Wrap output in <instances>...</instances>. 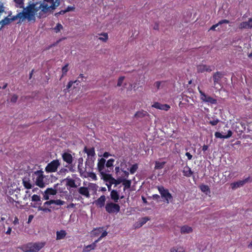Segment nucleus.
<instances>
[{
	"instance_id": "nucleus-40",
	"label": "nucleus",
	"mask_w": 252,
	"mask_h": 252,
	"mask_svg": "<svg viewBox=\"0 0 252 252\" xmlns=\"http://www.w3.org/2000/svg\"><path fill=\"white\" fill-rule=\"evenodd\" d=\"M170 252H185V250L183 247L173 248L171 249Z\"/></svg>"
},
{
	"instance_id": "nucleus-57",
	"label": "nucleus",
	"mask_w": 252,
	"mask_h": 252,
	"mask_svg": "<svg viewBox=\"0 0 252 252\" xmlns=\"http://www.w3.org/2000/svg\"><path fill=\"white\" fill-rule=\"evenodd\" d=\"M53 204V200L47 201L44 203V205H50Z\"/></svg>"
},
{
	"instance_id": "nucleus-38",
	"label": "nucleus",
	"mask_w": 252,
	"mask_h": 252,
	"mask_svg": "<svg viewBox=\"0 0 252 252\" xmlns=\"http://www.w3.org/2000/svg\"><path fill=\"white\" fill-rule=\"evenodd\" d=\"M99 35L103 36V37H99L98 38L99 40H100L101 41H102L103 42H106L107 41V40L108 39V34L107 33H105V32L101 33L99 34Z\"/></svg>"
},
{
	"instance_id": "nucleus-11",
	"label": "nucleus",
	"mask_w": 252,
	"mask_h": 252,
	"mask_svg": "<svg viewBox=\"0 0 252 252\" xmlns=\"http://www.w3.org/2000/svg\"><path fill=\"white\" fill-rule=\"evenodd\" d=\"M232 134V132L231 130H228L227 133L226 134L225 132L222 131L221 132H216L215 133V136L217 138L220 139H227L230 138Z\"/></svg>"
},
{
	"instance_id": "nucleus-33",
	"label": "nucleus",
	"mask_w": 252,
	"mask_h": 252,
	"mask_svg": "<svg viewBox=\"0 0 252 252\" xmlns=\"http://www.w3.org/2000/svg\"><path fill=\"white\" fill-rule=\"evenodd\" d=\"M88 190H92L94 192L96 191L97 189V186L95 184L89 183L88 187Z\"/></svg>"
},
{
	"instance_id": "nucleus-34",
	"label": "nucleus",
	"mask_w": 252,
	"mask_h": 252,
	"mask_svg": "<svg viewBox=\"0 0 252 252\" xmlns=\"http://www.w3.org/2000/svg\"><path fill=\"white\" fill-rule=\"evenodd\" d=\"M78 170L81 176H82L87 171L86 167L84 168L83 164H78Z\"/></svg>"
},
{
	"instance_id": "nucleus-35",
	"label": "nucleus",
	"mask_w": 252,
	"mask_h": 252,
	"mask_svg": "<svg viewBox=\"0 0 252 252\" xmlns=\"http://www.w3.org/2000/svg\"><path fill=\"white\" fill-rule=\"evenodd\" d=\"M24 0H14L16 3V6L19 8H24Z\"/></svg>"
},
{
	"instance_id": "nucleus-45",
	"label": "nucleus",
	"mask_w": 252,
	"mask_h": 252,
	"mask_svg": "<svg viewBox=\"0 0 252 252\" xmlns=\"http://www.w3.org/2000/svg\"><path fill=\"white\" fill-rule=\"evenodd\" d=\"M123 185L125 186V188H129L131 185L130 180H125L123 183Z\"/></svg>"
},
{
	"instance_id": "nucleus-47",
	"label": "nucleus",
	"mask_w": 252,
	"mask_h": 252,
	"mask_svg": "<svg viewBox=\"0 0 252 252\" xmlns=\"http://www.w3.org/2000/svg\"><path fill=\"white\" fill-rule=\"evenodd\" d=\"M161 83L162 82L160 81H157L154 83V87L156 88V91L160 89Z\"/></svg>"
},
{
	"instance_id": "nucleus-14",
	"label": "nucleus",
	"mask_w": 252,
	"mask_h": 252,
	"mask_svg": "<svg viewBox=\"0 0 252 252\" xmlns=\"http://www.w3.org/2000/svg\"><path fill=\"white\" fill-rule=\"evenodd\" d=\"M22 181L24 186L27 189H31L34 185L33 181L32 180H31L29 177L26 176L23 179Z\"/></svg>"
},
{
	"instance_id": "nucleus-60",
	"label": "nucleus",
	"mask_w": 252,
	"mask_h": 252,
	"mask_svg": "<svg viewBox=\"0 0 252 252\" xmlns=\"http://www.w3.org/2000/svg\"><path fill=\"white\" fill-rule=\"evenodd\" d=\"M186 156L188 157L189 160L191 159L192 158V155L189 153L188 152L186 153Z\"/></svg>"
},
{
	"instance_id": "nucleus-51",
	"label": "nucleus",
	"mask_w": 252,
	"mask_h": 252,
	"mask_svg": "<svg viewBox=\"0 0 252 252\" xmlns=\"http://www.w3.org/2000/svg\"><path fill=\"white\" fill-rule=\"evenodd\" d=\"M88 176L89 177H90L91 178H92L95 181L97 180V177L94 173H93V172L89 173L88 174Z\"/></svg>"
},
{
	"instance_id": "nucleus-15",
	"label": "nucleus",
	"mask_w": 252,
	"mask_h": 252,
	"mask_svg": "<svg viewBox=\"0 0 252 252\" xmlns=\"http://www.w3.org/2000/svg\"><path fill=\"white\" fill-rule=\"evenodd\" d=\"M152 107L161 110H164V111H168L170 108V106L166 104H162L159 102H155L152 105Z\"/></svg>"
},
{
	"instance_id": "nucleus-41",
	"label": "nucleus",
	"mask_w": 252,
	"mask_h": 252,
	"mask_svg": "<svg viewBox=\"0 0 252 252\" xmlns=\"http://www.w3.org/2000/svg\"><path fill=\"white\" fill-rule=\"evenodd\" d=\"M63 29V26L61 24L58 23L57 24L56 26L54 28V31H55V32L57 33V32H60L61 30H62Z\"/></svg>"
},
{
	"instance_id": "nucleus-29",
	"label": "nucleus",
	"mask_w": 252,
	"mask_h": 252,
	"mask_svg": "<svg viewBox=\"0 0 252 252\" xmlns=\"http://www.w3.org/2000/svg\"><path fill=\"white\" fill-rule=\"evenodd\" d=\"M56 234H57L56 239L58 240L63 239L66 235V233L65 231L63 230L57 231Z\"/></svg>"
},
{
	"instance_id": "nucleus-30",
	"label": "nucleus",
	"mask_w": 252,
	"mask_h": 252,
	"mask_svg": "<svg viewBox=\"0 0 252 252\" xmlns=\"http://www.w3.org/2000/svg\"><path fill=\"white\" fill-rule=\"evenodd\" d=\"M110 195L112 200H113L116 202H118L119 199V196L116 190H112L111 192Z\"/></svg>"
},
{
	"instance_id": "nucleus-6",
	"label": "nucleus",
	"mask_w": 252,
	"mask_h": 252,
	"mask_svg": "<svg viewBox=\"0 0 252 252\" xmlns=\"http://www.w3.org/2000/svg\"><path fill=\"white\" fill-rule=\"evenodd\" d=\"M105 162L106 160L103 158H101L98 160V162L97 163V169L100 173L101 177L106 173L110 172V170L108 169H106Z\"/></svg>"
},
{
	"instance_id": "nucleus-58",
	"label": "nucleus",
	"mask_w": 252,
	"mask_h": 252,
	"mask_svg": "<svg viewBox=\"0 0 252 252\" xmlns=\"http://www.w3.org/2000/svg\"><path fill=\"white\" fill-rule=\"evenodd\" d=\"M49 196H50V195L46 193V192L44 191V193L43 194L44 199L45 200H48L49 199Z\"/></svg>"
},
{
	"instance_id": "nucleus-44",
	"label": "nucleus",
	"mask_w": 252,
	"mask_h": 252,
	"mask_svg": "<svg viewBox=\"0 0 252 252\" xmlns=\"http://www.w3.org/2000/svg\"><path fill=\"white\" fill-rule=\"evenodd\" d=\"M32 201L34 202H38L40 201V197L36 194H34L32 197Z\"/></svg>"
},
{
	"instance_id": "nucleus-55",
	"label": "nucleus",
	"mask_w": 252,
	"mask_h": 252,
	"mask_svg": "<svg viewBox=\"0 0 252 252\" xmlns=\"http://www.w3.org/2000/svg\"><path fill=\"white\" fill-rule=\"evenodd\" d=\"M74 9H75V7L74 6H68L65 9V11H66V12H69L70 11H73Z\"/></svg>"
},
{
	"instance_id": "nucleus-31",
	"label": "nucleus",
	"mask_w": 252,
	"mask_h": 252,
	"mask_svg": "<svg viewBox=\"0 0 252 252\" xmlns=\"http://www.w3.org/2000/svg\"><path fill=\"white\" fill-rule=\"evenodd\" d=\"M115 160L114 159L111 158L109 159L107 162H105V165L106 169H108L110 171L113 169V163Z\"/></svg>"
},
{
	"instance_id": "nucleus-18",
	"label": "nucleus",
	"mask_w": 252,
	"mask_h": 252,
	"mask_svg": "<svg viewBox=\"0 0 252 252\" xmlns=\"http://www.w3.org/2000/svg\"><path fill=\"white\" fill-rule=\"evenodd\" d=\"M84 152L87 154V158H95V151L94 148H87L85 147Z\"/></svg>"
},
{
	"instance_id": "nucleus-8",
	"label": "nucleus",
	"mask_w": 252,
	"mask_h": 252,
	"mask_svg": "<svg viewBox=\"0 0 252 252\" xmlns=\"http://www.w3.org/2000/svg\"><path fill=\"white\" fill-rule=\"evenodd\" d=\"M252 182V176H249L242 180H239L231 184V188L233 189H235L241 187H243L245 184L248 183Z\"/></svg>"
},
{
	"instance_id": "nucleus-4",
	"label": "nucleus",
	"mask_w": 252,
	"mask_h": 252,
	"mask_svg": "<svg viewBox=\"0 0 252 252\" xmlns=\"http://www.w3.org/2000/svg\"><path fill=\"white\" fill-rule=\"evenodd\" d=\"M45 245V242H38L36 243H29L26 246L25 252H38Z\"/></svg>"
},
{
	"instance_id": "nucleus-26",
	"label": "nucleus",
	"mask_w": 252,
	"mask_h": 252,
	"mask_svg": "<svg viewBox=\"0 0 252 252\" xmlns=\"http://www.w3.org/2000/svg\"><path fill=\"white\" fill-rule=\"evenodd\" d=\"M229 22L227 20H222L219 22L217 24L213 25L209 30V31H216V28L218 27L219 26H221V25L223 24H228Z\"/></svg>"
},
{
	"instance_id": "nucleus-43",
	"label": "nucleus",
	"mask_w": 252,
	"mask_h": 252,
	"mask_svg": "<svg viewBox=\"0 0 252 252\" xmlns=\"http://www.w3.org/2000/svg\"><path fill=\"white\" fill-rule=\"evenodd\" d=\"M138 169V165L137 164H133L130 169V173L132 174H134Z\"/></svg>"
},
{
	"instance_id": "nucleus-53",
	"label": "nucleus",
	"mask_w": 252,
	"mask_h": 252,
	"mask_svg": "<svg viewBox=\"0 0 252 252\" xmlns=\"http://www.w3.org/2000/svg\"><path fill=\"white\" fill-rule=\"evenodd\" d=\"M218 29H217V31H218V32H220L221 31H223V30H224L226 28V26H224V25H221V26H219L218 27H217Z\"/></svg>"
},
{
	"instance_id": "nucleus-54",
	"label": "nucleus",
	"mask_w": 252,
	"mask_h": 252,
	"mask_svg": "<svg viewBox=\"0 0 252 252\" xmlns=\"http://www.w3.org/2000/svg\"><path fill=\"white\" fill-rule=\"evenodd\" d=\"M149 220V219L148 217H145L142 219V222L141 224V226L145 224L147 221H148Z\"/></svg>"
},
{
	"instance_id": "nucleus-3",
	"label": "nucleus",
	"mask_w": 252,
	"mask_h": 252,
	"mask_svg": "<svg viewBox=\"0 0 252 252\" xmlns=\"http://www.w3.org/2000/svg\"><path fill=\"white\" fill-rule=\"evenodd\" d=\"M32 177L35 185L41 188L45 187V183L44 182L45 177L42 170H38L33 172Z\"/></svg>"
},
{
	"instance_id": "nucleus-16",
	"label": "nucleus",
	"mask_w": 252,
	"mask_h": 252,
	"mask_svg": "<svg viewBox=\"0 0 252 252\" xmlns=\"http://www.w3.org/2000/svg\"><path fill=\"white\" fill-rule=\"evenodd\" d=\"M104 181L110 184V186H112L116 182L114 179L110 174L108 173L101 177Z\"/></svg>"
},
{
	"instance_id": "nucleus-25",
	"label": "nucleus",
	"mask_w": 252,
	"mask_h": 252,
	"mask_svg": "<svg viewBox=\"0 0 252 252\" xmlns=\"http://www.w3.org/2000/svg\"><path fill=\"white\" fill-rule=\"evenodd\" d=\"M103 230V227H99L97 228L94 229L92 231L91 234L92 237H95L98 236L100 234H102V233L104 232ZM101 235H100L101 236Z\"/></svg>"
},
{
	"instance_id": "nucleus-32",
	"label": "nucleus",
	"mask_w": 252,
	"mask_h": 252,
	"mask_svg": "<svg viewBox=\"0 0 252 252\" xmlns=\"http://www.w3.org/2000/svg\"><path fill=\"white\" fill-rule=\"evenodd\" d=\"M147 114V112L142 110L137 112L134 115V117L136 118H141L145 117Z\"/></svg>"
},
{
	"instance_id": "nucleus-12",
	"label": "nucleus",
	"mask_w": 252,
	"mask_h": 252,
	"mask_svg": "<svg viewBox=\"0 0 252 252\" xmlns=\"http://www.w3.org/2000/svg\"><path fill=\"white\" fill-rule=\"evenodd\" d=\"M108 233L106 231H104L101 235L97 239L95 240L93 244L91 245H89L87 246H86V249H88L86 251V252H88L91 250H94L96 247V244L102 238L105 237L107 235Z\"/></svg>"
},
{
	"instance_id": "nucleus-48",
	"label": "nucleus",
	"mask_w": 252,
	"mask_h": 252,
	"mask_svg": "<svg viewBox=\"0 0 252 252\" xmlns=\"http://www.w3.org/2000/svg\"><path fill=\"white\" fill-rule=\"evenodd\" d=\"M68 64L65 65L63 68H62V76L65 75L67 72L68 71Z\"/></svg>"
},
{
	"instance_id": "nucleus-21",
	"label": "nucleus",
	"mask_w": 252,
	"mask_h": 252,
	"mask_svg": "<svg viewBox=\"0 0 252 252\" xmlns=\"http://www.w3.org/2000/svg\"><path fill=\"white\" fill-rule=\"evenodd\" d=\"M106 200V197L104 195H101L100 197H99L95 201L94 203L95 205L98 207H102L104 206L105 202Z\"/></svg>"
},
{
	"instance_id": "nucleus-36",
	"label": "nucleus",
	"mask_w": 252,
	"mask_h": 252,
	"mask_svg": "<svg viewBox=\"0 0 252 252\" xmlns=\"http://www.w3.org/2000/svg\"><path fill=\"white\" fill-rule=\"evenodd\" d=\"M200 189L202 192H205L206 193L210 192V189L207 185H201L200 186Z\"/></svg>"
},
{
	"instance_id": "nucleus-62",
	"label": "nucleus",
	"mask_w": 252,
	"mask_h": 252,
	"mask_svg": "<svg viewBox=\"0 0 252 252\" xmlns=\"http://www.w3.org/2000/svg\"><path fill=\"white\" fill-rule=\"evenodd\" d=\"M13 224L16 225L19 223V220L17 217H15L13 222Z\"/></svg>"
},
{
	"instance_id": "nucleus-39",
	"label": "nucleus",
	"mask_w": 252,
	"mask_h": 252,
	"mask_svg": "<svg viewBox=\"0 0 252 252\" xmlns=\"http://www.w3.org/2000/svg\"><path fill=\"white\" fill-rule=\"evenodd\" d=\"M45 191L49 195H54L57 193V190L52 189H47Z\"/></svg>"
},
{
	"instance_id": "nucleus-28",
	"label": "nucleus",
	"mask_w": 252,
	"mask_h": 252,
	"mask_svg": "<svg viewBox=\"0 0 252 252\" xmlns=\"http://www.w3.org/2000/svg\"><path fill=\"white\" fill-rule=\"evenodd\" d=\"M183 172L184 175L187 177H190L193 173L191 169L188 166H186L184 168Z\"/></svg>"
},
{
	"instance_id": "nucleus-17",
	"label": "nucleus",
	"mask_w": 252,
	"mask_h": 252,
	"mask_svg": "<svg viewBox=\"0 0 252 252\" xmlns=\"http://www.w3.org/2000/svg\"><path fill=\"white\" fill-rule=\"evenodd\" d=\"M78 192L86 198H90V194L87 187H81L78 189Z\"/></svg>"
},
{
	"instance_id": "nucleus-7",
	"label": "nucleus",
	"mask_w": 252,
	"mask_h": 252,
	"mask_svg": "<svg viewBox=\"0 0 252 252\" xmlns=\"http://www.w3.org/2000/svg\"><path fill=\"white\" fill-rule=\"evenodd\" d=\"M198 90L199 91L200 94V99L204 102H206L211 104H216L217 103V99L213 98L212 97L206 95L204 92H203L198 87Z\"/></svg>"
},
{
	"instance_id": "nucleus-63",
	"label": "nucleus",
	"mask_w": 252,
	"mask_h": 252,
	"mask_svg": "<svg viewBox=\"0 0 252 252\" xmlns=\"http://www.w3.org/2000/svg\"><path fill=\"white\" fill-rule=\"evenodd\" d=\"M11 232V228L9 227L6 231L5 233L7 235H10Z\"/></svg>"
},
{
	"instance_id": "nucleus-2",
	"label": "nucleus",
	"mask_w": 252,
	"mask_h": 252,
	"mask_svg": "<svg viewBox=\"0 0 252 252\" xmlns=\"http://www.w3.org/2000/svg\"><path fill=\"white\" fill-rule=\"evenodd\" d=\"M18 18L20 19L22 22L27 19L28 22L33 23L35 21L36 19L35 17H34L33 14L31 10V5L29 6L28 5L23 9L22 12H19L12 18H10L7 17L1 20L0 21V30H1L4 26L9 25L11 22L16 20Z\"/></svg>"
},
{
	"instance_id": "nucleus-24",
	"label": "nucleus",
	"mask_w": 252,
	"mask_h": 252,
	"mask_svg": "<svg viewBox=\"0 0 252 252\" xmlns=\"http://www.w3.org/2000/svg\"><path fill=\"white\" fill-rule=\"evenodd\" d=\"M95 160V158H87V160L85 162V166L87 170L88 169L90 170L92 168L94 165V161Z\"/></svg>"
},
{
	"instance_id": "nucleus-27",
	"label": "nucleus",
	"mask_w": 252,
	"mask_h": 252,
	"mask_svg": "<svg viewBox=\"0 0 252 252\" xmlns=\"http://www.w3.org/2000/svg\"><path fill=\"white\" fill-rule=\"evenodd\" d=\"M192 232V229L191 227L188 225L183 226L181 228V232L182 234H188Z\"/></svg>"
},
{
	"instance_id": "nucleus-1",
	"label": "nucleus",
	"mask_w": 252,
	"mask_h": 252,
	"mask_svg": "<svg viewBox=\"0 0 252 252\" xmlns=\"http://www.w3.org/2000/svg\"><path fill=\"white\" fill-rule=\"evenodd\" d=\"M29 5L31 7V10L33 14L34 17H37L38 18L45 17L46 14L55 9L60 4V0L53 1L52 4L44 2H32L31 0L29 2Z\"/></svg>"
},
{
	"instance_id": "nucleus-37",
	"label": "nucleus",
	"mask_w": 252,
	"mask_h": 252,
	"mask_svg": "<svg viewBox=\"0 0 252 252\" xmlns=\"http://www.w3.org/2000/svg\"><path fill=\"white\" fill-rule=\"evenodd\" d=\"M166 162L162 161V162H159V161H156L155 163V169H161L163 167L164 164H165Z\"/></svg>"
},
{
	"instance_id": "nucleus-59",
	"label": "nucleus",
	"mask_w": 252,
	"mask_h": 252,
	"mask_svg": "<svg viewBox=\"0 0 252 252\" xmlns=\"http://www.w3.org/2000/svg\"><path fill=\"white\" fill-rule=\"evenodd\" d=\"M120 166L121 167V169L124 170L123 167L126 166V162H125V160H123V161H121V163L120 164Z\"/></svg>"
},
{
	"instance_id": "nucleus-42",
	"label": "nucleus",
	"mask_w": 252,
	"mask_h": 252,
	"mask_svg": "<svg viewBox=\"0 0 252 252\" xmlns=\"http://www.w3.org/2000/svg\"><path fill=\"white\" fill-rule=\"evenodd\" d=\"M53 204H55L59 206L63 205L64 204V201L60 199L53 200Z\"/></svg>"
},
{
	"instance_id": "nucleus-56",
	"label": "nucleus",
	"mask_w": 252,
	"mask_h": 252,
	"mask_svg": "<svg viewBox=\"0 0 252 252\" xmlns=\"http://www.w3.org/2000/svg\"><path fill=\"white\" fill-rule=\"evenodd\" d=\"M26 194L24 197V200H27L28 198H29L31 196V194H30L29 191H26Z\"/></svg>"
},
{
	"instance_id": "nucleus-13",
	"label": "nucleus",
	"mask_w": 252,
	"mask_h": 252,
	"mask_svg": "<svg viewBox=\"0 0 252 252\" xmlns=\"http://www.w3.org/2000/svg\"><path fill=\"white\" fill-rule=\"evenodd\" d=\"M238 27L241 30L252 29V18H249L247 21L241 22Z\"/></svg>"
},
{
	"instance_id": "nucleus-9",
	"label": "nucleus",
	"mask_w": 252,
	"mask_h": 252,
	"mask_svg": "<svg viewBox=\"0 0 252 252\" xmlns=\"http://www.w3.org/2000/svg\"><path fill=\"white\" fill-rule=\"evenodd\" d=\"M105 209L108 213H117L120 211V207L118 204L108 202L106 204Z\"/></svg>"
},
{
	"instance_id": "nucleus-20",
	"label": "nucleus",
	"mask_w": 252,
	"mask_h": 252,
	"mask_svg": "<svg viewBox=\"0 0 252 252\" xmlns=\"http://www.w3.org/2000/svg\"><path fill=\"white\" fill-rule=\"evenodd\" d=\"M62 158L64 161L67 164H71L73 161V158L71 154L68 153H64L62 155Z\"/></svg>"
},
{
	"instance_id": "nucleus-46",
	"label": "nucleus",
	"mask_w": 252,
	"mask_h": 252,
	"mask_svg": "<svg viewBox=\"0 0 252 252\" xmlns=\"http://www.w3.org/2000/svg\"><path fill=\"white\" fill-rule=\"evenodd\" d=\"M124 79H125L124 76H121L120 77H119L118 79V80L117 86L120 87L122 85Z\"/></svg>"
},
{
	"instance_id": "nucleus-22",
	"label": "nucleus",
	"mask_w": 252,
	"mask_h": 252,
	"mask_svg": "<svg viewBox=\"0 0 252 252\" xmlns=\"http://www.w3.org/2000/svg\"><path fill=\"white\" fill-rule=\"evenodd\" d=\"M197 70L200 72H203L204 71L210 72L212 70V69L210 66L202 64L197 66Z\"/></svg>"
},
{
	"instance_id": "nucleus-23",
	"label": "nucleus",
	"mask_w": 252,
	"mask_h": 252,
	"mask_svg": "<svg viewBox=\"0 0 252 252\" xmlns=\"http://www.w3.org/2000/svg\"><path fill=\"white\" fill-rule=\"evenodd\" d=\"M67 186L71 188H77L78 185L76 184L75 181L69 177H67L65 179Z\"/></svg>"
},
{
	"instance_id": "nucleus-64",
	"label": "nucleus",
	"mask_w": 252,
	"mask_h": 252,
	"mask_svg": "<svg viewBox=\"0 0 252 252\" xmlns=\"http://www.w3.org/2000/svg\"><path fill=\"white\" fill-rule=\"evenodd\" d=\"M110 156V154L108 152H105L103 155V157L105 158H107Z\"/></svg>"
},
{
	"instance_id": "nucleus-50",
	"label": "nucleus",
	"mask_w": 252,
	"mask_h": 252,
	"mask_svg": "<svg viewBox=\"0 0 252 252\" xmlns=\"http://www.w3.org/2000/svg\"><path fill=\"white\" fill-rule=\"evenodd\" d=\"M18 96L16 94H13L10 99V102L15 103L18 99Z\"/></svg>"
},
{
	"instance_id": "nucleus-19",
	"label": "nucleus",
	"mask_w": 252,
	"mask_h": 252,
	"mask_svg": "<svg viewBox=\"0 0 252 252\" xmlns=\"http://www.w3.org/2000/svg\"><path fill=\"white\" fill-rule=\"evenodd\" d=\"M222 77V74L220 72H217L216 73L214 74L213 80L214 87H216V86L217 84H220V82Z\"/></svg>"
},
{
	"instance_id": "nucleus-61",
	"label": "nucleus",
	"mask_w": 252,
	"mask_h": 252,
	"mask_svg": "<svg viewBox=\"0 0 252 252\" xmlns=\"http://www.w3.org/2000/svg\"><path fill=\"white\" fill-rule=\"evenodd\" d=\"M38 210H39L43 211L44 212H50V209H46V208H42V207H39L38 208Z\"/></svg>"
},
{
	"instance_id": "nucleus-49",
	"label": "nucleus",
	"mask_w": 252,
	"mask_h": 252,
	"mask_svg": "<svg viewBox=\"0 0 252 252\" xmlns=\"http://www.w3.org/2000/svg\"><path fill=\"white\" fill-rule=\"evenodd\" d=\"M79 82H80V81L78 80H75V81H70V82H69V83L67 86V89L70 88L74 83H76L77 85H78V83Z\"/></svg>"
},
{
	"instance_id": "nucleus-5",
	"label": "nucleus",
	"mask_w": 252,
	"mask_h": 252,
	"mask_svg": "<svg viewBox=\"0 0 252 252\" xmlns=\"http://www.w3.org/2000/svg\"><path fill=\"white\" fill-rule=\"evenodd\" d=\"M158 189L162 198L164 199L165 202L168 204L173 199V197L169 190L161 186H158Z\"/></svg>"
},
{
	"instance_id": "nucleus-10",
	"label": "nucleus",
	"mask_w": 252,
	"mask_h": 252,
	"mask_svg": "<svg viewBox=\"0 0 252 252\" xmlns=\"http://www.w3.org/2000/svg\"><path fill=\"white\" fill-rule=\"evenodd\" d=\"M60 165V163L58 160H54L47 164L45 171L47 172H56Z\"/></svg>"
},
{
	"instance_id": "nucleus-52",
	"label": "nucleus",
	"mask_w": 252,
	"mask_h": 252,
	"mask_svg": "<svg viewBox=\"0 0 252 252\" xmlns=\"http://www.w3.org/2000/svg\"><path fill=\"white\" fill-rule=\"evenodd\" d=\"M219 122V120L218 119H214L213 120L210 121L209 123L212 126H216Z\"/></svg>"
}]
</instances>
